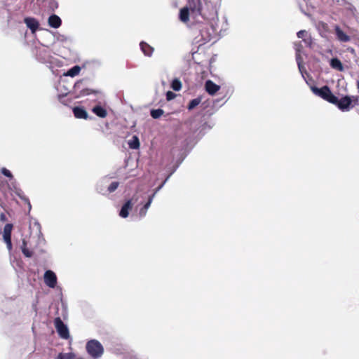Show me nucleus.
I'll return each mask as SVG.
<instances>
[{"label": "nucleus", "instance_id": "obj_1", "mask_svg": "<svg viewBox=\"0 0 359 359\" xmlns=\"http://www.w3.org/2000/svg\"><path fill=\"white\" fill-rule=\"evenodd\" d=\"M311 90L315 95L320 97L330 103L332 104L337 102V97L332 94L327 86H324L320 88L313 86L311 87Z\"/></svg>", "mask_w": 359, "mask_h": 359}, {"label": "nucleus", "instance_id": "obj_2", "mask_svg": "<svg viewBox=\"0 0 359 359\" xmlns=\"http://www.w3.org/2000/svg\"><path fill=\"white\" fill-rule=\"evenodd\" d=\"M86 351L90 355L97 358L102 355L104 348L97 340L92 339L87 342Z\"/></svg>", "mask_w": 359, "mask_h": 359}, {"label": "nucleus", "instance_id": "obj_3", "mask_svg": "<svg viewBox=\"0 0 359 359\" xmlns=\"http://www.w3.org/2000/svg\"><path fill=\"white\" fill-rule=\"evenodd\" d=\"M54 325L60 337L64 339H68L70 337L67 326L65 325L60 317L55 318Z\"/></svg>", "mask_w": 359, "mask_h": 359}, {"label": "nucleus", "instance_id": "obj_4", "mask_svg": "<svg viewBox=\"0 0 359 359\" xmlns=\"http://www.w3.org/2000/svg\"><path fill=\"white\" fill-rule=\"evenodd\" d=\"M332 104L337 106L342 111H348L353 107V105H352V100L348 95L343 97L340 100L337 97V102Z\"/></svg>", "mask_w": 359, "mask_h": 359}, {"label": "nucleus", "instance_id": "obj_5", "mask_svg": "<svg viewBox=\"0 0 359 359\" xmlns=\"http://www.w3.org/2000/svg\"><path fill=\"white\" fill-rule=\"evenodd\" d=\"M188 8L191 11L192 14L201 15L204 18L205 14L202 12V3L201 0H189Z\"/></svg>", "mask_w": 359, "mask_h": 359}, {"label": "nucleus", "instance_id": "obj_6", "mask_svg": "<svg viewBox=\"0 0 359 359\" xmlns=\"http://www.w3.org/2000/svg\"><path fill=\"white\" fill-rule=\"evenodd\" d=\"M13 227L12 224H6L4 228L3 238L8 250L12 249L11 233Z\"/></svg>", "mask_w": 359, "mask_h": 359}, {"label": "nucleus", "instance_id": "obj_7", "mask_svg": "<svg viewBox=\"0 0 359 359\" xmlns=\"http://www.w3.org/2000/svg\"><path fill=\"white\" fill-rule=\"evenodd\" d=\"M44 282L50 287L54 288L57 284V276L55 273L48 270L44 273Z\"/></svg>", "mask_w": 359, "mask_h": 359}, {"label": "nucleus", "instance_id": "obj_8", "mask_svg": "<svg viewBox=\"0 0 359 359\" xmlns=\"http://www.w3.org/2000/svg\"><path fill=\"white\" fill-rule=\"evenodd\" d=\"M213 29L209 24H205L201 29V35L205 41H210L212 38Z\"/></svg>", "mask_w": 359, "mask_h": 359}, {"label": "nucleus", "instance_id": "obj_9", "mask_svg": "<svg viewBox=\"0 0 359 359\" xmlns=\"http://www.w3.org/2000/svg\"><path fill=\"white\" fill-rule=\"evenodd\" d=\"M24 22L27 27L30 29L32 33H35L36 31L39 29V22L36 19L34 18H25Z\"/></svg>", "mask_w": 359, "mask_h": 359}, {"label": "nucleus", "instance_id": "obj_10", "mask_svg": "<svg viewBox=\"0 0 359 359\" xmlns=\"http://www.w3.org/2000/svg\"><path fill=\"white\" fill-rule=\"evenodd\" d=\"M205 88L209 95H214L220 89V86L215 83L212 81L208 80L205 82Z\"/></svg>", "mask_w": 359, "mask_h": 359}, {"label": "nucleus", "instance_id": "obj_11", "mask_svg": "<svg viewBox=\"0 0 359 359\" xmlns=\"http://www.w3.org/2000/svg\"><path fill=\"white\" fill-rule=\"evenodd\" d=\"M72 111H73L74 116L76 118L86 120L88 118V114L87 111L82 107H74L72 109Z\"/></svg>", "mask_w": 359, "mask_h": 359}, {"label": "nucleus", "instance_id": "obj_12", "mask_svg": "<svg viewBox=\"0 0 359 359\" xmlns=\"http://www.w3.org/2000/svg\"><path fill=\"white\" fill-rule=\"evenodd\" d=\"M335 34L337 39L341 42H348L351 40V37L348 36L338 25L334 27Z\"/></svg>", "mask_w": 359, "mask_h": 359}, {"label": "nucleus", "instance_id": "obj_13", "mask_svg": "<svg viewBox=\"0 0 359 359\" xmlns=\"http://www.w3.org/2000/svg\"><path fill=\"white\" fill-rule=\"evenodd\" d=\"M48 23L50 27L57 29L61 26L62 20L58 15L53 14L49 16Z\"/></svg>", "mask_w": 359, "mask_h": 359}, {"label": "nucleus", "instance_id": "obj_14", "mask_svg": "<svg viewBox=\"0 0 359 359\" xmlns=\"http://www.w3.org/2000/svg\"><path fill=\"white\" fill-rule=\"evenodd\" d=\"M133 203L131 200H128L122 206L119 215L123 218H126L129 215V210H132Z\"/></svg>", "mask_w": 359, "mask_h": 359}, {"label": "nucleus", "instance_id": "obj_15", "mask_svg": "<svg viewBox=\"0 0 359 359\" xmlns=\"http://www.w3.org/2000/svg\"><path fill=\"white\" fill-rule=\"evenodd\" d=\"M330 67L339 72H343L344 68L342 62L337 57L332 58L330 62Z\"/></svg>", "mask_w": 359, "mask_h": 359}, {"label": "nucleus", "instance_id": "obj_16", "mask_svg": "<svg viewBox=\"0 0 359 359\" xmlns=\"http://www.w3.org/2000/svg\"><path fill=\"white\" fill-rule=\"evenodd\" d=\"M189 9L188 7H184L180 11V20L184 22L187 23L189 21Z\"/></svg>", "mask_w": 359, "mask_h": 359}, {"label": "nucleus", "instance_id": "obj_17", "mask_svg": "<svg viewBox=\"0 0 359 359\" xmlns=\"http://www.w3.org/2000/svg\"><path fill=\"white\" fill-rule=\"evenodd\" d=\"M140 46L142 51L144 53V54L146 56H149V57L151 56V55L154 52V48L149 44H148L147 43H146L144 41H142L140 43Z\"/></svg>", "mask_w": 359, "mask_h": 359}, {"label": "nucleus", "instance_id": "obj_18", "mask_svg": "<svg viewBox=\"0 0 359 359\" xmlns=\"http://www.w3.org/2000/svg\"><path fill=\"white\" fill-rule=\"evenodd\" d=\"M92 111L94 114L100 118H105L107 116V110L100 105L95 106Z\"/></svg>", "mask_w": 359, "mask_h": 359}, {"label": "nucleus", "instance_id": "obj_19", "mask_svg": "<svg viewBox=\"0 0 359 359\" xmlns=\"http://www.w3.org/2000/svg\"><path fill=\"white\" fill-rule=\"evenodd\" d=\"M21 249H22V252L23 253V255L27 257H32L33 255V252L32 251L29 250L27 248V242L25 241V240H23L22 241V245L21 246Z\"/></svg>", "mask_w": 359, "mask_h": 359}, {"label": "nucleus", "instance_id": "obj_20", "mask_svg": "<svg viewBox=\"0 0 359 359\" xmlns=\"http://www.w3.org/2000/svg\"><path fill=\"white\" fill-rule=\"evenodd\" d=\"M201 102V98L200 97H196L195 99H193L191 100L188 106H187V109L189 110H192L194 109L196 107H197L200 103Z\"/></svg>", "mask_w": 359, "mask_h": 359}, {"label": "nucleus", "instance_id": "obj_21", "mask_svg": "<svg viewBox=\"0 0 359 359\" xmlns=\"http://www.w3.org/2000/svg\"><path fill=\"white\" fill-rule=\"evenodd\" d=\"M80 71H81L80 67L78 65H76L68 70L67 75L73 77V76L78 75L79 74Z\"/></svg>", "mask_w": 359, "mask_h": 359}, {"label": "nucleus", "instance_id": "obj_22", "mask_svg": "<svg viewBox=\"0 0 359 359\" xmlns=\"http://www.w3.org/2000/svg\"><path fill=\"white\" fill-rule=\"evenodd\" d=\"M129 147L131 149H138L140 147V141L137 137L133 136V140L128 142Z\"/></svg>", "mask_w": 359, "mask_h": 359}, {"label": "nucleus", "instance_id": "obj_23", "mask_svg": "<svg viewBox=\"0 0 359 359\" xmlns=\"http://www.w3.org/2000/svg\"><path fill=\"white\" fill-rule=\"evenodd\" d=\"M164 113V111L161 109H152L151 111V116L153 118H160Z\"/></svg>", "mask_w": 359, "mask_h": 359}, {"label": "nucleus", "instance_id": "obj_24", "mask_svg": "<svg viewBox=\"0 0 359 359\" xmlns=\"http://www.w3.org/2000/svg\"><path fill=\"white\" fill-rule=\"evenodd\" d=\"M171 88L175 91H179L182 88L181 81L177 79H174L171 83Z\"/></svg>", "mask_w": 359, "mask_h": 359}, {"label": "nucleus", "instance_id": "obj_25", "mask_svg": "<svg viewBox=\"0 0 359 359\" xmlns=\"http://www.w3.org/2000/svg\"><path fill=\"white\" fill-rule=\"evenodd\" d=\"M75 356L74 353H60L57 359H74Z\"/></svg>", "mask_w": 359, "mask_h": 359}, {"label": "nucleus", "instance_id": "obj_26", "mask_svg": "<svg viewBox=\"0 0 359 359\" xmlns=\"http://www.w3.org/2000/svg\"><path fill=\"white\" fill-rule=\"evenodd\" d=\"M93 93L97 94V93H98V91L92 90V89L84 88L81 90L79 96L88 95L93 94Z\"/></svg>", "mask_w": 359, "mask_h": 359}, {"label": "nucleus", "instance_id": "obj_27", "mask_svg": "<svg viewBox=\"0 0 359 359\" xmlns=\"http://www.w3.org/2000/svg\"><path fill=\"white\" fill-rule=\"evenodd\" d=\"M119 183L118 182H113L108 187V191L111 193L114 192L118 187Z\"/></svg>", "mask_w": 359, "mask_h": 359}, {"label": "nucleus", "instance_id": "obj_28", "mask_svg": "<svg viewBox=\"0 0 359 359\" xmlns=\"http://www.w3.org/2000/svg\"><path fill=\"white\" fill-rule=\"evenodd\" d=\"M155 194H156V192H154L152 195L149 196V197L148 198V201L143 206V208H144V209H146V210L149 209V208L151 205V203H152V201L155 196Z\"/></svg>", "mask_w": 359, "mask_h": 359}, {"label": "nucleus", "instance_id": "obj_29", "mask_svg": "<svg viewBox=\"0 0 359 359\" xmlns=\"http://www.w3.org/2000/svg\"><path fill=\"white\" fill-rule=\"evenodd\" d=\"M176 97V94L172 91H168L166 93V100L170 101Z\"/></svg>", "mask_w": 359, "mask_h": 359}, {"label": "nucleus", "instance_id": "obj_30", "mask_svg": "<svg viewBox=\"0 0 359 359\" xmlns=\"http://www.w3.org/2000/svg\"><path fill=\"white\" fill-rule=\"evenodd\" d=\"M1 173H2L4 175H5V176H6V177H9V178H11H11H13V175L11 174V172H10V170H8V169H6V168H3L1 169Z\"/></svg>", "mask_w": 359, "mask_h": 359}, {"label": "nucleus", "instance_id": "obj_31", "mask_svg": "<svg viewBox=\"0 0 359 359\" xmlns=\"http://www.w3.org/2000/svg\"><path fill=\"white\" fill-rule=\"evenodd\" d=\"M147 210L144 209V208H141L139 212V215L141 217H144L147 214Z\"/></svg>", "mask_w": 359, "mask_h": 359}, {"label": "nucleus", "instance_id": "obj_32", "mask_svg": "<svg viewBox=\"0 0 359 359\" xmlns=\"http://www.w3.org/2000/svg\"><path fill=\"white\" fill-rule=\"evenodd\" d=\"M306 34V32L305 30H300L297 34L298 38H303Z\"/></svg>", "mask_w": 359, "mask_h": 359}, {"label": "nucleus", "instance_id": "obj_33", "mask_svg": "<svg viewBox=\"0 0 359 359\" xmlns=\"http://www.w3.org/2000/svg\"><path fill=\"white\" fill-rule=\"evenodd\" d=\"M19 196L21 199H22L23 201H25L26 203H27L28 205H29V208H31V204H30V202H29V200L28 198L25 197V196H22L21 195L19 194Z\"/></svg>", "mask_w": 359, "mask_h": 359}, {"label": "nucleus", "instance_id": "obj_34", "mask_svg": "<svg viewBox=\"0 0 359 359\" xmlns=\"http://www.w3.org/2000/svg\"><path fill=\"white\" fill-rule=\"evenodd\" d=\"M6 219H7V218H6V217L5 214L1 213V214L0 215V220H1V222H5V221H6Z\"/></svg>", "mask_w": 359, "mask_h": 359}, {"label": "nucleus", "instance_id": "obj_35", "mask_svg": "<svg viewBox=\"0 0 359 359\" xmlns=\"http://www.w3.org/2000/svg\"><path fill=\"white\" fill-rule=\"evenodd\" d=\"M354 102V104H353V107H354L355 104H358V98L353 97V100H352V102Z\"/></svg>", "mask_w": 359, "mask_h": 359}, {"label": "nucleus", "instance_id": "obj_36", "mask_svg": "<svg viewBox=\"0 0 359 359\" xmlns=\"http://www.w3.org/2000/svg\"><path fill=\"white\" fill-rule=\"evenodd\" d=\"M63 97H64V95H58V98H59L60 101L62 103L65 104V103H64V102L62 101V98H63Z\"/></svg>", "mask_w": 359, "mask_h": 359}, {"label": "nucleus", "instance_id": "obj_37", "mask_svg": "<svg viewBox=\"0 0 359 359\" xmlns=\"http://www.w3.org/2000/svg\"><path fill=\"white\" fill-rule=\"evenodd\" d=\"M79 86V83H76V85H75V87H78Z\"/></svg>", "mask_w": 359, "mask_h": 359}]
</instances>
